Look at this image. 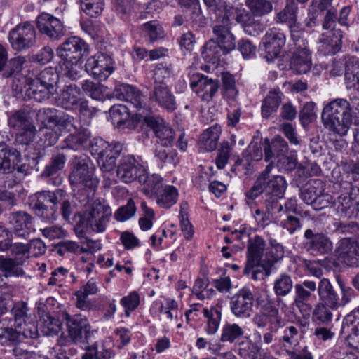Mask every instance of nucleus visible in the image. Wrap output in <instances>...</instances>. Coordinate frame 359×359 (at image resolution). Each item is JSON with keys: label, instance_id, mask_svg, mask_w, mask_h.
Listing matches in <instances>:
<instances>
[{"label": "nucleus", "instance_id": "54", "mask_svg": "<svg viewBox=\"0 0 359 359\" xmlns=\"http://www.w3.org/2000/svg\"><path fill=\"white\" fill-rule=\"evenodd\" d=\"M60 320L48 314L43 316L41 318L40 327L44 335L53 336L57 334L61 330Z\"/></svg>", "mask_w": 359, "mask_h": 359}, {"label": "nucleus", "instance_id": "62", "mask_svg": "<svg viewBox=\"0 0 359 359\" xmlns=\"http://www.w3.org/2000/svg\"><path fill=\"white\" fill-rule=\"evenodd\" d=\"M172 69L170 65L158 63L154 69V85L167 84L168 80L171 77Z\"/></svg>", "mask_w": 359, "mask_h": 359}, {"label": "nucleus", "instance_id": "55", "mask_svg": "<svg viewBox=\"0 0 359 359\" xmlns=\"http://www.w3.org/2000/svg\"><path fill=\"white\" fill-rule=\"evenodd\" d=\"M155 156L163 164L172 167L179 162L176 151L166 146H156Z\"/></svg>", "mask_w": 359, "mask_h": 359}, {"label": "nucleus", "instance_id": "9", "mask_svg": "<svg viewBox=\"0 0 359 359\" xmlns=\"http://www.w3.org/2000/svg\"><path fill=\"white\" fill-rule=\"evenodd\" d=\"M286 43V36L280 29H269L262 39L259 46L264 58L271 62L278 58Z\"/></svg>", "mask_w": 359, "mask_h": 359}, {"label": "nucleus", "instance_id": "28", "mask_svg": "<svg viewBox=\"0 0 359 359\" xmlns=\"http://www.w3.org/2000/svg\"><path fill=\"white\" fill-rule=\"evenodd\" d=\"M138 164L132 155L123 156L116 170L118 178L124 183H130L137 177Z\"/></svg>", "mask_w": 359, "mask_h": 359}, {"label": "nucleus", "instance_id": "16", "mask_svg": "<svg viewBox=\"0 0 359 359\" xmlns=\"http://www.w3.org/2000/svg\"><path fill=\"white\" fill-rule=\"evenodd\" d=\"M144 121L154 131L157 138L158 146L172 145L175 132L163 118L159 116H147L144 118Z\"/></svg>", "mask_w": 359, "mask_h": 359}, {"label": "nucleus", "instance_id": "4", "mask_svg": "<svg viewBox=\"0 0 359 359\" xmlns=\"http://www.w3.org/2000/svg\"><path fill=\"white\" fill-rule=\"evenodd\" d=\"M75 159L69 176L71 185L78 189L88 188L94 190L99 184V180L95 175V168L86 157L76 156Z\"/></svg>", "mask_w": 359, "mask_h": 359}, {"label": "nucleus", "instance_id": "2", "mask_svg": "<svg viewBox=\"0 0 359 359\" xmlns=\"http://www.w3.org/2000/svg\"><path fill=\"white\" fill-rule=\"evenodd\" d=\"M65 320L67 335L65 339H60L62 346L76 344L81 342L88 343L93 337L95 330L92 329L88 318L81 314L70 315L65 313Z\"/></svg>", "mask_w": 359, "mask_h": 359}, {"label": "nucleus", "instance_id": "46", "mask_svg": "<svg viewBox=\"0 0 359 359\" xmlns=\"http://www.w3.org/2000/svg\"><path fill=\"white\" fill-rule=\"evenodd\" d=\"M23 264L12 258L0 257V271L5 277H19L24 275V271L21 268Z\"/></svg>", "mask_w": 359, "mask_h": 359}, {"label": "nucleus", "instance_id": "43", "mask_svg": "<svg viewBox=\"0 0 359 359\" xmlns=\"http://www.w3.org/2000/svg\"><path fill=\"white\" fill-rule=\"evenodd\" d=\"M67 161L66 155L63 153L53 154L48 163L45 166L44 170L41 172L43 177H50L57 174L61 171L65 165Z\"/></svg>", "mask_w": 359, "mask_h": 359}, {"label": "nucleus", "instance_id": "23", "mask_svg": "<svg viewBox=\"0 0 359 359\" xmlns=\"http://www.w3.org/2000/svg\"><path fill=\"white\" fill-rule=\"evenodd\" d=\"M305 248L313 254H326L332 248L331 241L322 233H314L311 229L304 232Z\"/></svg>", "mask_w": 359, "mask_h": 359}, {"label": "nucleus", "instance_id": "29", "mask_svg": "<svg viewBox=\"0 0 359 359\" xmlns=\"http://www.w3.org/2000/svg\"><path fill=\"white\" fill-rule=\"evenodd\" d=\"M81 95V90L76 85L65 86L57 100V105L65 110H73L78 107Z\"/></svg>", "mask_w": 359, "mask_h": 359}, {"label": "nucleus", "instance_id": "63", "mask_svg": "<svg viewBox=\"0 0 359 359\" xmlns=\"http://www.w3.org/2000/svg\"><path fill=\"white\" fill-rule=\"evenodd\" d=\"M81 9L90 17L96 18L103 11V0H80Z\"/></svg>", "mask_w": 359, "mask_h": 359}, {"label": "nucleus", "instance_id": "1", "mask_svg": "<svg viewBox=\"0 0 359 359\" xmlns=\"http://www.w3.org/2000/svg\"><path fill=\"white\" fill-rule=\"evenodd\" d=\"M321 120L324 127L332 134L346 136L353 125V114L348 101L336 98L326 104L321 113Z\"/></svg>", "mask_w": 359, "mask_h": 359}, {"label": "nucleus", "instance_id": "53", "mask_svg": "<svg viewBox=\"0 0 359 359\" xmlns=\"http://www.w3.org/2000/svg\"><path fill=\"white\" fill-rule=\"evenodd\" d=\"M159 311L163 316V320L167 323L178 320L179 306L175 299H166L164 304L161 303Z\"/></svg>", "mask_w": 359, "mask_h": 359}, {"label": "nucleus", "instance_id": "22", "mask_svg": "<svg viewBox=\"0 0 359 359\" xmlns=\"http://www.w3.org/2000/svg\"><path fill=\"white\" fill-rule=\"evenodd\" d=\"M312 66L311 53L305 43H299L292 53L290 67L297 74H306Z\"/></svg>", "mask_w": 359, "mask_h": 359}, {"label": "nucleus", "instance_id": "11", "mask_svg": "<svg viewBox=\"0 0 359 359\" xmlns=\"http://www.w3.org/2000/svg\"><path fill=\"white\" fill-rule=\"evenodd\" d=\"M273 163H270L266 168L259 174L264 178L265 195L269 197L272 203L278 201L284 196L287 184L285 178L281 175H270ZM268 201V199H266Z\"/></svg>", "mask_w": 359, "mask_h": 359}, {"label": "nucleus", "instance_id": "64", "mask_svg": "<svg viewBox=\"0 0 359 359\" xmlns=\"http://www.w3.org/2000/svg\"><path fill=\"white\" fill-rule=\"evenodd\" d=\"M64 74L72 80H76L81 76L82 62L81 60H62Z\"/></svg>", "mask_w": 359, "mask_h": 359}, {"label": "nucleus", "instance_id": "42", "mask_svg": "<svg viewBox=\"0 0 359 359\" xmlns=\"http://www.w3.org/2000/svg\"><path fill=\"white\" fill-rule=\"evenodd\" d=\"M203 313L206 318L205 332L208 335L215 334L218 330L222 318V311L216 307L204 308Z\"/></svg>", "mask_w": 359, "mask_h": 359}, {"label": "nucleus", "instance_id": "10", "mask_svg": "<svg viewBox=\"0 0 359 359\" xmlns=\"http://www.w3.org/2000/svg\"><path fill=\"white\" fill-rule=\"evenodd\" d=\"M87 73L98 81L106 80L114 71V60L111 56L99 53L90 57L85 65Z\"/></svg>", "mask_w": 359, "mask_h": 359}, {"label": "nucleus", "instance_id": "50", "mask_svg": "<svg viewBox=\"0 0 359 359\" xmlns=\"http://www.w3.org/2000/svg\"><path fill=\"white\" fill-rule=\"evenodd\" d=\"M302 338V334L299 333L297 327L290 325L284 329L280 342L285 348L294 349L299 345Z\"/></svg>", "mask_w": 359, "mask_h": 359}, {"label": "nucleus", "instance_id": "56", "mask_svg": "<svg viewBox=\"0 0 359 359\" xmlns=\"http://www.w3.org/2000/svg\"><path fill=\"white\" fill-rule=\"evenodd\" d=\"M293 287V282L290 275L284 273L278 276L273 283V291L276 295L285 297Z\"/></svg>", "mask_w": 359, "mask_h": 359}, {"label": "nucleus", "instance_id": "61", "mask_svg": "<svg viewBox=\"0 0 359 359\" xmlns=\"http://www.w3.org/2000/svg\"><path fill=\"white\" fill-rule=\"evenodd\" d=\"M271 250L265 255L266 264L271 266L280 260L284 257V248L276 240L271 238L269 240Z\"/></svg>", "mask_w": 359, "mask_h": 359}, {"label": "nucleus", "instance_id": "51", "mask_svg": "<svg viewBox=\"0 0 359 359\" xmlns=\"http://www.w3.org/2000/svg\"><path fill=\"white\" fill-rule=\"evenodd\" d=\"M83 90L93 100H103L107 96V88L100 83L86 80L82 83Z\"/></svg>", "mask_w": 359, "mask_h": 359}, {"label": "nucleus", "instance_id": "47", "mask_svg": "<svg viewBox=\"0 0 359 359\" xmlns=\"http://www.w3.org/2000/svg\"><path fill=\"white\" fill-rule=\"evenodd\" d=\"M331 308L328 307L325 304L318 303L312 313V320L318 325L329 326L332 320V313Z\"/></svg>", "mask_w": 359, "mask_h": 359}, {"label": "nucleus", "instance_id": "44", "mask_svg": "<svg viewBox=\"0 0 359 359\" xmlns=\"http://www.w3.org/2000/svg\"><path fill=\"white\" fill-rule=\"evenodd\" d=\"M283 93L280 90L270 91L263 101L262 105V114L264 118H268L271 114L277 111L282 98Z\"/></svg>", "mask_w": 359, "mask_h": 359}, {"label": "nucleus", "instance_id": "19", "mask_svg": "<svg viewBox=\"0 0 359 359\" xmlns=\"http://www.w3.org/2000/svg\"><path fill=\"white\" fill-rule=\"evenodd\" d=\"M212 32L215 40L223 48V54H228L236 48V39L231 32L230 20L224 16L221 22L215 25Z\"/></svg>", "mask_w": 359, "mask_h": 359}, {"label": "nucleus", "instance_id": "58", "mask_svg": "<svg viewBox=\"0 0 359 359\" xmlns=\"http://www.w3.org/2000/svg\"><path fill=\"white\" fill-rule=\"evenodd\" d=\"M32 123V121L30 120L28 113L23 110L15 111L8 118L9 127L16 132Z\"/></svg>", "mask_w": 359, "mask_h": 359}, {"label": "nucleus", "instance_id": "27", "mask_svg": "<svg viewBox=\"0 0 359 359\" xmlns=\"http://www.w3.org/2000/svg\"><path fill=\"white\" fill-rule=\"evenodd\" d=\"M20 91L24 93L25 97L39 102L50 99L54 95L46 87L42 86L37 79L34 78L26 79L24 88L20 89Z\"/></svg>", "mask_w": 359, "mask_h": 359}, {"label": "nucleus", "instance_id": "60", "mask_svg": "<svg viewBox=\"0 0 359 359\" xmlns=\"http://www.w3.org/2000/svg\"><path fill=\"white\" fill-rule=\"evenodd\" d=\"M21 341L20 334L15 327V329L6 327L0 330V344L2 346H15Z\"/></svg>", "mask_w": 359, "mask_h": 359}, {"label": "nucleus", "instance_id": "26", "mask_svg": "<svg viewBox=\"0 0 359 359\" xmlns=\"http://www.w3.org/2000/svg\"><path fill=\"white\" fill-rule=\"evenodd\" d=\"M149 99L158 106L168 111H172L177 107L175 97L168 88L167 84L154 85V89Z\"/></svg>", "mask_w": 359, "mask_h": 359}, {"label": "nucleus", "instance_id": "21", "mask_svg": "<svg viewBox=\"0 0 359 359\" xmlns=\"http://www.w3.org/2000/svg\"><path fill=\"white\" fill-rule=\"evenodd\" d=\"M8 223L11 226L12 232L17 237L27 238L34 231L32 216L24 211L11 213Z\"/></svg>", "mask_w": 359, "mask_h": 359}, {"label": "nucleus", "instance_id": "35", "mask_svg": "<svg viewBox=\"0 0 359 359\" xmlns=\"http://www.w3.org/2000/svg\"><path fill=\"white\" fill-rule=\"evenodd\" d=\"M355 200L353 196L349 193V195L342 194L338 197L335 203L336 210L338 215L343 218L351 219L355 217L358 214V210L355 208L353 202Z\"/></svg>", "mask_w": 359, "mask_h": 359}, {"label": "nucleus", "instance_id": "3", "mask_svg": "<svg viewBox=\"0 0 359 359\" xmlns=\"http://www.w3.org/2000/svg\"><path fill=\"white\" fill-rule=\"evenodd\" d=\"M62 195L65 191L60 189L39 191L29 197L30 205L37 216L46 220L55 219L56 205L62 199Z\"/></svg>", "mask_w": 359, "mask_h": 359}, {"label": "nucleus", "instance_id": "31", "mask_svg": "<svg viewBox=\"0 0 359 359\" xmlns=\"http://www.w3.org/2000/svg\"><path fill=\"white\" fill-rule=\"evenodd\" d=\"M345 83L348 89L359 90V60L348 56L346 60Z\"/></svg>", "mask_w": 359, "mask_h": 359}, {"label": "nucleus", "instance_id": "38", "mask_svg": "<svg viewBox=\"0 0 359 359\" xmlns=\"http://www.w3.org/2000/svg\"><path fill=\"white\" fill-rule=\"evenodd\" d=\"M294 287V301H309L316 297L314 292L317 291V282L313 280L306 279L296 283Z\"/></svg>", "mask_w": 359, "mask_h": 359}, {"label": "nucleus", "instance_id": "48", "mask_svg": "<svg viewBox=\"0 0 359 359\" xmlns=\"http://www.w3.org/2000/svg\"><path fill=\"white\" fill-rule=\"evenodd\" d=\"M203 58L209 63L216 64L223 54V48L214 39L209 40L201 52Z\"/></svg>", "mask_w": 359, "mask_h": 359}, {"label": "nucleus", "instance_id": "39", "mask_svg": "<svg viewBox=\"0 0 359 359\" xmlns=\"http://www.w3.org/2000/svg\"><path fill=\"white\" fill-rule=\"evenodd\" d=\"M325 184L320 180H311L301 192V198L308 205H312L317 196L325 191Z\"/></svg>", "mask_w": 359, "mask_h": 359}, {"label": "nucleus", "instance_id": "12", "mask_svg": "<svg viewBox=\"0 0 359 359\" xmlns=\"http://www.w3.org/2000/svg\"><path fill=\"white\" fill-rule=\"evenodd\" d=\"M254 295L248 287L238 290L230 300V309L237 318H248L253 311Z\"/></svg>", "mask_w": 359, "mask_h": 359}, {"label": "nucleus", "instance_id": "18", "mask_svg": "<svg viewBox=\"0 0 359 359\" xmlns=\"http://www.w3.org/2000/svg\"><path fill=\"white\" fill-rule=\"evenodd\" d=\"M38 30L53 40H58L65 35L66 29L60 19L48 13H42L36 18Z\"/></svg>", "mask_w": 359, "mask_h": 359}, {"label": "nucleus", "instance_id": "34", "mask_svg": "<svg viewBox=\"0 0 359 359\" xmlns=\"http://www.w3.org/2000/svg\"><path fill=\"white\" fill-rule=\"evenodd\" d=\"M264 158L266 161H269L272 158H278L281 154H286L288 151L287 142L280 136H276L271 142L269 140H265Z\"/></svg>", "mask_w": 359, "mask_h": 359}, {"label": "nucleus", "instance_id": "40", "mask_svg": "<svg viewBox=\"0 0 359 359\" xmlns=\"http://www.w3.org/2000/svg\"><path fill=\"white\" fill-rule=\"evenodd\" d=\"M221 133V128L217 126H211L205 130L199 140L200 148L205 151H211L217 148Z\"/></svg>", "mask_w": 359, "mask_h": 359}, {"label": "nucleus", "instance_id": "45", "mask_svg": "<svg viewBox=\"0 0 359 359\" xmlns=\"http://www.w3.org/2000/svg\"><path fill=\"white\" fill-rule=\"evenodd\" d=\"M244 334V330L237 323H226L221 330L219 342L233 344Z\"/></svg>", "mask_w": 359, "mask_h": 359}, {"label": "nucleus", "instance_id": "37", "mask_svg": "<svg viewBox=\"0 0 359 359\" xmlns=\"http://www.w3.org/2000/svg\"><path fill=\"white\" fill-rule=\"evenodd\" d=\"M178 190L172 185H166L155 196L156 204L161 208L169 209L178 199Z\"/></svg>", "mask_w": 359, "mask_h": 359}, {"label": "nucleus", "instance_id": "20", "mask_svg": "<svg viewBox=\"0 0 359 359\" xmlns=\"http://www.w3.org/2000/svg\"><path fill=\"white\" fill-rule=\"evenodd\" d=\"M264 248L265 242L259 236H255L249 241L245 274H249L255 266H264L266 260L262 259Z\"/></svg>", "mask_w": 359, "mask_h": 359}, {"label": "nucleus", "instance_id": "24", "mask_svg": "<svg viewBox=\"0 0 359 359\" xmlns=\"http://www.w3.org/2000/svg\"><path fill=\"white\" fill-rule=\"evenodd\" d=\"M342 38L343 34L340 29H334L331 34H322L318 39V51L323 55L339 53L341 49Z\"/></svg>", "mask_w": 359, "mask_h": 359}, {"label": "nucleus", "instance_id": "49", "mask_svg": "<svg viewBox=\"0 0 359 359\" xmlns=\"http://www.w3.org/2000/svg\"><path fill=\"white\" fill-rule=\"evenodd\" d=\"M90 137V133L87 129L71 134L65 139V146H63L62 148H68L74 151L79 150L88 142Z\"/></svg>", "mask_w": 359, "mask_h": 359}, {"label": "nucleus", "instance_id": "52", "mask_svg": "<svg viewBox=\"0 0 359 359\" xmlns=\"http://www.w3.org/2000/svg\"><path fill=\"white\" fill-rule=\"evenodd\" d=\"M59 111L55 108L40 109L36 114V121L41 124V128H48L55 126Z\"/></svg>", "mask_w": 359, "mask_h": 359}, {"label": "nucleus", "instance_id": "5", "mask_svg": "<svg viewBox=\"0 0 359 359\" xmlns=\"http://www.w3.org/2000/svg\"><path fill=\"white\" fill-rule=\"evenodd\" d=\"M341 295L334 289L329 279L323 278L317 282V291L322 301L332 309H337L344 307L348 304L353 296L354 291L350 287H346L344 284L339 283Z\"/></svg>", "mask_w": 359, "mask_h": 359}, {"label": "nucleus", "instance_id": "30", "mask_svg": "<svg viewBox=\"0 0 359 359\" xmlns=\"http://www.w3.org/2000/svg\"><path fill=\"white\" fill-rule=\"evenodd\" d=\"M123 149V145L118 142L109 144L107 147L100 158H97V163L102 170L104 172L111 171L116 165V158L120 155Z\"/></svg>", "mask_w": 359, "mask_h": 359}, {"label": "nucleus", "instance_id": "32", "mask_svg": "<svg viewBox=\"0 0 359 359\" xmlns=\"http://www.w3.org/2000/svg\"><path fill=\"white\" fill-rule=\"evenodd\" d=\"M116 96L118 99L123 100L133 105L137 109L143 107L144 97L141 92L136 88L126 85L116 90Z\"/></svg>", "mask_w": 359, "mask_h": 359}, {"label": "nucleus", "instance_id": "6", "mask_svg": "<svg viewBox=\"0 0 359 359\" xmlns=\"http://www.w3.org/2000/svg\"><path fill=\"white\" fill-rule=\"evenodd\" d=\"M36 31L29 22H23L11 29L8 41L11 48L18 53H24L37 45Z\"/></svg>", "mask_w": 359, "mask_h": 359}, {"label": "nucleus", "instance_id": "15", "mask_svg": "<svg viewBox=\"0 0 359 359\" xmlns=\"http://www.w3.org/2000/svg\"><path fill=\"white\" fill-rule=\"evenodd\" d=\"M88 52V46L79 37L72 36L57 48V55L62 60H81L85 53Z\"/></svg>", "mask_w": 359, "mask_h": 359}, {"label": "nucleus", "instance_id": "41", "mask_svg": "<svg viewBox=\"0 0 359 359\" xmlns=\"http://www.w3.org/2000/svg\"><path fill=\"white\" fill-rule=\"evenodd\" d=\"M34 79H37L42 86L46 87L53 94L57 92L59 75L54 68H45Z\"/></svg>", "mask_w": 359, "mask_h": 359}, {"label": "nucleus", "instance_id": "8", "mask_svg": "<svg viewBox=\"0 0 359 359\" xmlns=\"http://www.w3.org/2000/svg\"><path fill=\"white\" fill-rule=\"evenodd\" d=\"M112 212L109 206L100 200H95L83 218L86 227L95 233L105 231Z\"/></svg>", "mask_w": 359, "mask_h": 359}, {"label": "nucleus", "instance_id": "17", "mask_svg": "<svg viewBox=\"0 0 359 359\" xmlns=\"http://www.w3.org/2000/svg\"><path fill=\"white\" fill-rule=\"evenodd\" d=\"M252 323L259 329L265 328L268 324L283 325L284 320L280 313L278 308L274 302L267 301L266 304L261 306L259 312L256 313L252 318Z\"/></svg>", "mask_w": 359, "mask_h": 359}, {"label": "nucleus", "instance_id": "57", "mask_svg": "<svg viewBox=\"0 0 359 359\" xmlns=\"http://www.w3.org/2000/svg\"><path fill=\"white\" fill-rule=\"evenodd\" d=\"M246 6L255 16L261 17L273 10L272 3L268 0H246Z\"/></svg>", "mask_w": 359, "mask_h": 359}, {"label": "nucleus", "instance_id": "7", "mask_svg": "<svg viewBox=\"0 0 359 359\" xmlns=\"http://www.w3.org/2000/svg\"><path fill=\"white\" fill-rule=\"evenodd\" d=\"M299 212L297 209V201L294 198H288L284 205H280L275 213L273 219L276 224L286 231L290 235H294L302 228V222L296 214Z\"/></svg>", "mask_w": 359, "mask_h": 359}, {"label": "nucleus", "instance_id": "36", "mask_svg": "<svg viewBox=\"0 0 359 359\" xmlns=\"http://www.w3.org/2000/svg\"><path fill=\"white\" fill-rule=\"evenodd\" d=\"M138 180L143 184V193L148 197L155 196L163 188V179L159 175H140Z\"/></svg>", "mask_w": 359, "mask_h": 359}, {"label": "nucleus", "instance_id": "25", "mask_svg": "<svg viewBox=\"0 0 359 359\" xmlns=\"http://www.w3.org/2000/svg\"><path fill=\"white\" fill-rule=\"evenodd\" d=\"M21 163L20 153L4 142L0 143V172L11 174L17 163Z\"/></svg>", "mask_w": 359, "mask_h": 359}, {"label": "nucleus", "instance_id": "14", "mask_svg": "<svg viewBox=\"0 0 359 359\" xmlns=\"http://www.w3.org/2000/svg\"><path fill=\"white\" fill-rule=\"evenodd\" d=\"M190 86L202 100L210 102L217 93L219 82L217 79L198 74L191 77Z\"/></svg>", "mask_w": 359, "mask_h": 359}, {"label": "nucleus", "instance_id": "33", "mask_svg": "<svg viewBox=\"0 0 359 359\" xmlns=\"http://www.w3.org/2000/svg\"><path fill=\"white\" fill-rule=\"evenodd\" d=\"M297 4L294 0H286L285 6L276 13L274 22L276 24H285L289 28H294L297 23Z\"/></svg>", "mask_w": 359, "mask_h": 359}, {"label": "nucleus", "instance_id": "59", "mask_svg": "<svg viewBox=\"0 0 359 359\" xmlns=\"http://www.w3.org/2000/svg\"><path fill=\"white\" fill-rule=\"evenodd\" d=\"M28 310L27 304L25 302H18L14 304L11 310V313L15 327H21L23 325V323L29 320Z\"/></svg>", "mask_w": 359, "mask_h": 359}, {"label": "nucleus", "instance_id": "13", "mask_svg": "<svg viewBox=\"0 0 359 359\" xmlns=\"http://www.w3.org/2000/svg\"><path fill=\"white\" fill-rule=\"evenodd\" d=\"M336 252L339 259L346 265L359 266V236L341 239L337 243Z\"/></svg>", "mask_w": 359, "mask_h": 359}]
</instances>
